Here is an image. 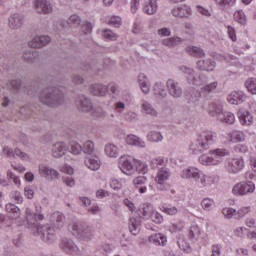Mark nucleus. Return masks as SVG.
<instances>
[{
  "mask_svg": "<svg viewBox=\"0 0 256 256\" xmlns=\"http://www.w3.org/2000/svg\"><path fill=\"white\" fill-rule=\"evenodd\" d=\"M139 217L132 216L129 219V231L133 235H139L141 231V219H151L153 223L160 224L163 221V216L153 209V205L147 203L139 210Z\"/></svg>",
  "mask_w": 256,
  "mask_h": 256,
  "instance_id": "obj_1",
  "label": "nucleus"
},
{
  "mask_svg": "<svg viewBox=\"0 0 256 256\" xmlns=\"http://www.w3.org/2000/svg\"><path fill=\"white\" fill-rule=\"evenodd\" d=\"M180 175L182 179H193L199 189H207L217 183L215 175L205 174L195 167L182 170Z\"/></svg>",
  "mask_w": 256,
  "mask_h": 256,
  "instance_id": "obj_2",
  "label": "nucleus"
},
{
  "mask_svg": "<svg viewBox=\"0 0 256 256\" xmlns=\"http://www.w3.org/2000/svg\"><path fill=\"white\" fill-rule=\"evenodd\" d=\"M217 139V134L211 130H206L197 135L196 140L190 144V151L193 155H201L205 151L211 149V145L215 143Z\"/></svg>",
  "mask_w": 256,
  "mask_h": 256,
  "instance_id": "obj_3",
  "label": "nucleus"
},
{
  "mask_svg": "<svg viewBox=\"0 0 256 256\" xmlns=\"http://www.w3.org/2000/svg\"><path fill=\"white\" fill-rule=\"evenodd\" d=\"M40 101L48 107H59L65 103V93L55 86H48L40 92Z\"/></svg>",
  "mask_w": 256,
  "mask_h": 256,
  "instance_id": "obj_4",
  "label": "nucleus"
},
{
  "mask_svg": "<svg viewBox=\"0 0 256 256\" xmlns=\"http://www.w3.org/2000/svg\"><path fill=\"white\" fill-rule=\"evenodd\" d=\"M229 155V150L218 148L209 152L208 154H202L198 161L201 165L211 166V165H221L223 163V157H227Z\"/></svg>",
  "mask_w": 256,
  "mask_h": 256,
  "instance_id": "obj_5",
  "label": "nucleus"
},
{
  "mask_svg": "<svg viewBox=\"0 0 256 256\" xmlns=\"http://www.w3.org/2000/svg\"><path fill=\"white\" fill-rule=\"evenodd\" d=\"M71 233L81 241H91L93 239V228L85 222L76 221L71 225Z\"/></svg>",
  "mask_w": 256,
  "mask_h": 256,
  "instance_id": "obj_6",
  "label": "nucleus"
},
{
  "mask_svg": "<svg viewBox=\"0 0 256 256\" xmlns=\"http://www.w3.org/2000/svg\"><path fill=\"white\" fill-rule=\"evenodd\" d=\"M36 231L44 243H55V240L57 239V230L52 228L50 224L36 225Z\"/></svg>",
  "mask_w": 256,
  "mask_h": 256,
  "instance_id": "obj_7",
  "label": "nucleus"
},
{
  "mask_svg": "<svg viewBox=\"0 0 256 256\" xmlns=\"http://www.w3.org/2000/svg\"><path fill=\"white\" fill-rule=\"evenodd\" d=\"M169 177H171V171L169 170V168L167 167H161L158 170L157 176H156V183H158L157 189H159V191H165L167 190V187H169V185H167V181H169Z\"/></svg>",
  "mask_w": 256,
  "mask_h": 256,
  "instance_id": "obj_8",
  "label": "nucleus"
},
{
  "mask_svg": "<svg viewBox=\"0 0 256 256\" xmlns=\"http://www.w3.org/2000/svg\"><path fill=\"white\" fill-rule=\"evenodd\" d=\"M255 191V183L248 181V182H240L236 184L233 189L232 193L234 195H247V193H253Z\"/></svg>",
  "mask_w": 256,
  "mask_h": 256,
  "instance_id": "obj_9",
  "label": "nucleus"
},
{
  "mask_svg": "<svg viewBox=\"0 0 256 256\" xmlns=\"http://www.w3.org/2000/svg\"><path fill=\"white\" fill-rule=\"evenodd\" d=\"M166 87L169 95L173 97V99H181L183 96V88H181L179 82L173 79H168L166 82Z\"/></svg>",
  "mask_w": 256,
  "mask_h": 256,
  "instance_id": "obj_10",
  "label": "nucleus"
},
{
  "mask_svg": "<svg viewBox=\"0 0 256 256\" xmlns=\"http://www.w3.org/2000/svg\"><path fill=\"white\" fill-rule=\"evenodd\" d=\"M76 106L82 113H91V111H93V102L91 101V98L85 95L78 96L76 99Z\"/></svg>",
  "mask_w": 256,
  "mask_h": 256,
  "instance_id": "obj_11",
  "label": "nucleus"
},
{
  "mask_svg": "<svg viewBox=\"0 0 256 256\" xmlns=\"http://www.w3.org/2000/svg\"><path fill=\"white\" fill-rule=\"evenodd\" d=\"M119 168L125 175H133L135 173V165L129 156H121L119 159Z\"/></svg>",
  "mask_w": 256,
  "mask_h": 256,
  "instance_id": "obj_12",
  "label": "nucleus"
},
{
  "mask_svg": "<svg viewBox=\"0 0 256 256\" xmlns=\"http://www.w3.org/2000/svg\"><path fill=\"white\" fill-rule=\"evenodd\" d=\"M191 13V7L185 4L176 6L171 10V15L176 19H188V17H191Z\"/></svg>",
  "mask_w": 256,
  "mask_h": 256,
  "instance_id": "obj_13",
  "label": "nucleus"
},
{
  "mask_svg": "<svg viewBox=\"0 0 256 256\" xmlns=\"http://www.w3.org/2000/svg\"><path fill=\"white\" fill-rule=\"evenodd\" d=\"M245 167V160L243 158H232L228 160V173H233L234 175L243 171Z\"/></svg>",
  "mask_w": 256,
  "mask_h": 256,
  "instance_id": "obj_14",
  "label": "nucleus"
},
{
  "mask_svg": "<svg viewBox=\"0 0 256 256\" xmlns=\"http://www.w3.org/2000/svg\"><path fill=\"white\" fill-rule=\"evenodd\" d=\"M49 225L57 231L65 226V214L62 212H54L50 217Z\"/></svg>",
  "mask_w": 256,
  "mask_h": 256,
  "instance_id": "obj_15",
  "label": "nucleus"
},
{
  "mask_svg": "<svg viewBox=\"0 0 256 256\" xmlns=\"http://www.w3.org/2000/svg\"><path fill=\"white\" fill-rule=\"evenodd\" d=\"M196 67L199 71H214L215 67H217V63L211 58L200 59L196 63Z\"/></svg>",
  "mask_w": 256,
  "mask_h": 256,
  "instance_id": "obj_16",
  "label": "nucleus"
},
{
  "mask_svg": "<svg viewBox=\"0 0 256 256\" xmlns=\"http://www.w3.org/2000/svg\"><path fill=\"white\" fill-rule=\"evenodd\" d=\"M34 7L37 13H43L47 15L53 11V5L47 0H35Z\"/></svg>",
  "mask_w": 256,
  "mask_h": 256,
  "instance_id": "obj_17",
  "label": "nucleus"
},
{
  "mask_svg": "<svg viewBox=\"0 0 256 256\" xmlns=\"http://www.w3.org/2000/svg\"><path fill=\"white\" fill-rule=\"evenodd\" d=\"M60 248L64 253H67L68 255H77L79 248L77 245H75V242L71 239H63Z\"/></svg>",
  "mask_w": 256,
  "mask_h": 256,
  "instance_id": "obj_18",
  "label": "nucleus"
},
{
  "mask_svg": "<svg viewBox=\"0 0 256 256\" xmlns=\"http://www.w3.org/2000/svg\"><path fill=\"white\" fill-rule=\"evenodd\" d=\"M208 115H210V117H217V119L223 117V104L219 101L209 103Z\"/></svg>",
  "mask_w": 256,
  "mask_h": 256,
  "instance_id": "obj_19",
  "label": "nucleus"
},
{
  "mask_svg": "<svg viewBox=\"0 0 256 256\" xmlns=\"http://www.w3.org/2000/svg\"><path fill=\"white\" fill-rule=\"evenodd\" d=\"M51 37L48 35L45 36H35L31 42H29V47L32 49H40V47H45L48 43H50Z\"/></svg>",
  "mask_w": 256,
  "mask_h": 256,
  "instance_id": "obj_20",
  "label": "nucleus"
},
{
  "mask_svg": "<svg viewBox=\"0 0 256 256\" xmlns=\"http://www.w3.org/2000/svg\"><path fill=\"white\" fill-rule=\"evenodd\" d=\"M39 173L43 177H46V179L53 180V179H57L59 177V172H57V170H55L47 165H44V164H41L39 166Z\"/></svg>",
  "mask_w": 256,
  "mask_h": 256,
  "instance_id": "obj_21",
  "label": "nucleus"
},
{
  "mask_svg": "<svg viewBox=\"0 0 256 256\" xmlns=\"http://www.w3.org/2000/svg\"><path fill=\"white\" fill-rule=\"evenodd\" d=\"M84 165L91 171H99L101 169V159L97 155L86 157Z\"/></svg>",
  "mask_w": 256,
  "mask_h": 256,
  "instance_id": "obj_22",
  "label": "nucleus"
},
{
  "mask_svg": "<svg viewBox=\"0 0 256 256\" xmlns=\"http://www.w3.org/2000/svg\"><path fill=\"white\" fill-rule=\"evenodd\" d=\"M228 102L231 103V105H239L247 99V96L243 91H234L230 95H228Z\"/></svg>",
  "mask_w": 256,
  "mask_h": 256,
  "instance_id": "obj_23",
  "label": "nucleus"
},
{
  "mask_svg": "<svg viewBox=\"0 0 256 256\" xmlns=\"http://www.w3.org/2000/svg\"><path fill=\"white\" fill-rule=\"evenodd\" d=\"M67 153V146L63 142H57L52 146V156L55 159H61Z\"/></svg>",
  "mask_w": 256,
  "mask_h": 256,
  "instance_id": "obj_24",
  "label": "nucleus"
},
{
  "mask_svg": "<svg viewBox=\"0 0 256 256\" xmlns=\"http://www.w3.org/2000/svg\"><path fill=\"white\" fill-rule=\"evenodd\" d=\"M107 91H109V88L106 85L97 83L90 85V93L96 97H105Z\"/></svg>",
  "mask_w": 256,
  "mask_h": 256,
  "instance_id": "obj_25",
  "label": "nucleus"
},
{
  "mask_svg": "<svg viewBox=\"0 0 256 256\" xmlns=\"http://www.w3.org/2000/svg\"><path fill=\"white\" fill-rule=\"evenodd\" d=\"M26 221L28 223V225H35V227L37 228V221H43V215L42 214H37V213H33L31 211V209L27 208L26 209Z\"/></svg>",
  "mask_w": 256,
  "mask_h": 256,
  "instance_id": "obj_26",
  "label": "nucleus"
},
{
  "mask_svg": "<svg viewBox=\"0 0 256 256\" xmlns=\"http://www.w3.org/2000/svg\"><path fill=\"white\" fill-rule=\"evenodd\" d=\"M153 93L158 99L167 97V88L163 82H156L153 86Z\"/></svg>",
  "mask_w": 256,
  "mask_h": 256,
  "instance_id": "obj_27",
  "label": "nucleus"
},
{
  "mask_svg": "<svg viewBox=\"0 0 256 256\" xmlns=\"http://www.w3.org/2000/svg\"><path fill=\"white\" fill-rule=\"evenodd\" d=\"M181 43H183V39L179 36H173L162 40V45H164L165 47H169V49L179 47Z\"/></svg>",
  "mask_w": 256,
  "mask_h": 256,
  "instance_id": "obj_28",
  "label": "nucleus"
},
{
  "mask_svg": "<svg viewBox=\"0 0 256 256\" xmlns=\"http://www.w3.org/2000/svg\"><path fill=\"white\" fill-rule=\"evenodd\" d=\"M141 109L142 113L149 115L150 117H158L159 115V112L153 108V105L146 100H142Z\"/></svg>",
  "mask_w": 256,
  "mask_h": 256,
  "instance_id": "obj_29",
  "label": "nucleus"
},
{
  "mask_svg": "<svg viewBox=\"0 0 256 256\" xmlns=\"http://www.w3.org/2000/svg\"><path fill=\"white\" fill-rule=\"evenodd\" d=\"M147 178L145 176H138L133 180V185L135 189H138L139 193H147V186H140L139 185H146Z\"/></svg>",
  "mask_w": 256,
  "mask_h": 256,
  "instance_id": "obj_30",
  "label": "nucleus"
},
{
  "mask_svg": "<svg viewBox=\"0 0 256 256\" xmlns=\"http://www.w3.org/2000/svg\"><path fill=\"white\" fill-rule=\"evenodd\" d=\"M23 25V16L21 14H14L9 18L10 29H20Z\"/></svg>",
  "mask_w": 256,
  "mask_h": 256,
  "instance_id": "obj_31",
  "label": "nucleus"
},
{
  "mask_svg": "<svg viewBox=\"0 0 256 256\" xmlns=\"http://www.w3.org/2000/svg\"><path fill=\"white\" fill-rule=\"evenodd\" d=\"M6 212L8 213L10 219H18L21 215V210L13 203L6 204Z\"/></svg>",
  "mask_w": 256,
  "mask_h": 256,
  "instance_id": "obj_32",
  "label": "nucleus"
},
{
  "mask_svg": "<svg viewBox=\"0 0 256 256\" xmlns=\"http://www.w3.org/2000/svg\"><path fill=\"white\" fill-rule=\"evenodd\" d=\"M230 143H241L245 141V134L239 130H234L228 134Z\"/></svg>",
  "mask_w": 256,
  "mask_h": 256,
  "instance_id": "obj_33",
  "label": "nucleus"
},
{
  "mask_svg": "<svg viewBox=\"0 0 256 256\" xmlns=\"http://www.w3.org/2000/svg\"><path fill=\"white\" fill-rule=\"evenodd\" d=\"M238 119L241 125H247L248 127L253 123V116H251L247 111L238 112Z\"/></svg>",
  "mask_w": 256,
  "mask_h": 256,
  "instance_id": "obj_34",
  "label": "nucleus"
},
{
  "mask_svg": "<svg viewBox=\"0 0 256 256\" xmlns=\"http://www.w3.org/2000/svg\"><path fill=\"white\" fill-rule=\"evenodd\" d=\"M126 143L128 145H135L136 147H141V148L145 147V141L141 140V138L133 134L127 136Z\"/></svg>",
  "mask_w": 256,
  "mask_h": 256,
  "instance_id": "obj_35",
  "label": "nucleus"
},
{
  "mask_svg": "<svg viewBox=\"0 0 256 256\" xmlns=\"http://www.w3.org/2000/svg\"><path fill=\"white\" fill-rule=\"evenodd\" d=\"M186 51L191 55V57H205V51L201 47L197 46H188Z\"/></svg>",
  "mask_w": 256,
  "mask_h": 256,
  "instance_id": "obj_36",
  "label": "nucleus"
},
{
  "mask_svg": "<svg viewBox=\"0 0 256 256\" xmlns=\"http://www.w3.org/2000/svg\"><path fill=\"white\" fill-rule=\"evenodd\" d=\"M148 241L150 243H154V245L165 246V243H167V237L163 234H154L148 238Z\"/></svg>",
  "mask_w": 256,
  "mask_h": 256,
  "instance_id": "obj_37",
  "label": "nucleus"
},
{
  "mask_svg": "<svg viewBox=\"0 0 256 256\" xmlns=\"http://www.w3.org/2000/svg\"><path fill=\"white\" fill-rule=\"evenodd\" d=\"M38 56L39 53L33 49V47L28 48L23 52V59H25V61H29L30 63H33L34 59H37Z\"/></svg>",
  "mask_w": 256,
  "mask_h": 256,
  "instance_id": "obj_38",
  "label": "nucleus"
},
{
  "mask_svg": "<svg viewBox=\"0 0 256 256\" xmlns=\"http://www.w3.org/2000/svg\"><path fill=\"white\" fill-rule=\"evenodd\" d=\"M177 245H178L179 249H181V251H184V253H191V246L185 240V236L178 235Z\"/></svg>",
  "mask_w": 256,
  "mask_h": 256,
  "instance_id": "obj_39",
  "label": "nucleus"
},
{
  "mask_svg": "<svg viewBox=\"0 0 256 256\" xmlns=\"http://www.w3.org/2000/svg\"><path fill=\"white\" fill-rule=\"evenodd\" d=\"M190 85H203L205 83V76L201 73L197 74L194 72V75L190 76Z\"/></svg>",
  "mask_w": 256,
  "mask_h": 256,
  "instance_id": "obj_40",
  "label": "nucleus"
},
{
  "mask_svg": "<svg viewBox=\"0 0 256 256\" xmlns=\"http://www.w3.org/2000/svg\"><path fill=\"white\" fill-rule=\"evenodd\" d=\"M157 9H159L157 2L149 0V3L144 6V13L147 15H155V13H157Z\"/></svg>",
  "mask_w": 256,
  "mask_h": 256,
  "instance_id": "obj_41",
  "label": "nucleus"
},
{
  "mask_svg": "<svg viewBox=\"0 0 256 256\" xmlns=\"http://www.w3.org/2000/svg\"><path fill=\"white\" fill-rule=\"evenodd\" d=\"M215 3H217L222 11H228L235 5V0H215Z\"/></svg>",
  "mask_w": 256,
  "mask_h": 256,
  "instance_id": "obj_42",
  "label": "nucleus"
},
{
  "mask_svg": "<svg viewBox=\"0 0 256 256\" xmlns=\"http://www.w3.org/2000/svg\"><path fill=\"white\" fill-rule=\"evenodd\" d=\"M95 151V144L93 143V141L88 140L86 141L83 146H82V152L85 155H93Z\"/></svg>",
  "mask_w": 256,
  "mask_h": 256,
  "instance_id": "obj_43",
  "label": "nucleus"
},
{
  "mask_svg": "<svg viewBox=\"0 0 256 256\" xmlns=\"http://www.w3.org/2000/svg\"><path fill=\"white\" fill-rule=\"evenodd\" d=\"M221 123H228L229 125H233L235 123V115L231 112H223L222 117L218 119Z\"/></svg>",
  "mask_w": 256,
  "mask_h": 256,
  "instance_id": "obj_44",
  "label": "nucleus"
},
{
  "mask_svg": "<svg viewBox=\"0 0 256 256\" xmlns=\"http://www.w3.org/2000/svg\"><path fill=\"white\" fill-rule=\"evenodd\" d=\"M105 153L108 157H118L119 156V148L115 146V144H108L105 147Z\"/></svg>",
  "mask_w": 256,
  "mask_h": 256,
  "instance_id": "obj_45",
  "label": "nucleus"
},
{
  "mask_svg": "<svg viewBox=\"0 0 256 256\" xmlns=\"http://www.w3.org/2000/svg\"><path fill=\"white\" fill-rule=\"evenodd\" d=\"M199 235H201V230L199 229V226L192 225L188 231V237L193 241V239H199Z\"/></svg>",
  "mask_w": 256,
  "mask_h": 256,
  "instance_id": "obj_46",
  "label": "nucleus"
},
{
  "mask_svg": "<svg viewBox=\"0 0 256 256\" xmlns=\"http://www.w3.org/2000/svg\"><path fill=\"white\" fill-rule=\"evenodd\" d=\"M178 69L181 73H184V75H186V79L188 82L190 81V77H193L195 75V70L185 65H180Z\"/></svg>",
  "mask_w": 256,
  "mask_h": 256,
  "instance_id": "obj_47",
  "label": "nucleus"
},
{
  "mask_svg": "<svg viewBox=\"0 0 256 256\" xmlns=\"http://www.w3.org/2000/svg\"><path fill=\"white\" fill-rule=\"evenodd\" d=\"M147 139L152 143H159V141H163V135H161V132L154 130L147 135Z\"/></svg>",
  "mask_w": 256,
  "mask_h": 256,
  "instance_id": "obj_48",
  "label": "nucleus"
},
{
  "mask_svg": "<svg viewBox=\"0 0 256 256\" xmlns=\"http://www.w3.org/2000/svg\"><path fill=\"white\" fill-rule=\"evenodd\" d=\"M234 19L237 23H240V25H247V16H245V12H243V10L235 12Z\"/></svg>",
  "mask_w": 256,
  "mask_h": 256,
  "instance_id": "obj_49",
  "label": "nucleus"
},
{
  "mask_svg": "<svg viewBox=\"0 0 256 256\" xmlns=\"http://www.w3.org/2000/svg\"><path fill=\"white\" fill-rule=\"evenodd\" d=\"M8 87L10 91H12L13 93H19V91H21V80L20 79L10 80Z\"/></svg>",
  "mask_w": 256,
  "mask_h": 256,
  "instance_id": "obj_50",
  "label": "nucleus"
},
{
  "mask_svg": "<svg viewBox=\"0 0 256 256\" xmlns=\"http://www.w3.org/2000/svg\"><path fill=\"white\" fill-rule=\"evenodd\" d=\"M201 207L204 209V211H211L215 207V201L211 198H204L201 201Z\"/></svg>",
  "mask_w": 256,
  "mask_h": 256,
  "instance_id": "obj_51",
  "label": "nucleus"
},
{
  "mask_svg": "<svg viewBox=\"0 0 256 256\" xmlns=\"http://www.w3.org/2000/svg\"><path fill=\"white\" fill-rule=\"evenodd\" d=\"M245 87L247 90L252 93V95H256V79L250 78L245 82Z\"/></svg>",
  "mask_w": 256,
  "mask_h": 256,
  "instance_id": "obj_52",
  "label": "nucleus"
},
{
  "mask_svg": "<svg viewBox=\"0 0 256 256\" xmlns=\"http://www.w3.org/2000/svg\"><path fill=\"white\" fill-rule=\"evenodd\" d=\"M91 111L92 115L98 119H105V117H107V112L101 107H95Z\"/></svg>",
  "mask_w": 256,
  "mask_h": 256,
  "instance_id": "obj_53",
  "label": "nucleus"
},
{
  "mask_svg": "<svg viewBox=\"0 0 256 256\" xmlns=\"http://www.w3.org/2000/svg\"><path fill=\"white\" fill-rule=\"evenodd\" d=\"M6 175L9 182L13 181L14 185H16L17 187L21 185V179H19V176L15 175L13 171L8 170Z\"/></svg>",
  "mask_w": 256,
  "mask_h": 256,
  "instance_id": "obj_54",
  "label": "nucleus"
},
{
  "mask_svg": "<svg viewBox=\"0 0 256 256\" xmlns=\"http://www.w3.org/2000/svg\"><path fill=\"white\" fill-rule=\"evenodd\" d=\"M150 167L151 169H161V167H165V160L162 158L152 159Z\"/></svg>",
  "mask_w": 256,
  "mask_h": 256,
  "instance_id": "obj_55",
  "label": "nucleus"
},
{
  "mask_svg": "<svg viewBox=\"0 0 256 256\" xmlns=\"http://www.w3.org/2000/svg\"><path fill=\"white\" fill-rule=\"evenodd\" d=\"M67 23L71 27H79L81 25V17L74 14L69 17Z\"/></svg>",
  "mask_w": 256,
  "mask_h": 256,
  "instance_id": "obj_56",
  "label": "nucleus"
},
{
  "mask_svg": "<svg viewBox=\"0 0 256 256\" xmlns=\"http://www.w3.org/2000/svg\"><path fill=\"white\" fill-rule=\"evenodd\" d=\"M218 85H219L218 82H212L210 84H206L201 88V91H203V93H213V91L217 89Z\"/></svg>",
  "mask_w": 256,
  "mask_h": 256,
  "instance_id": "obj_57",
  "label": "nucleus"
},
{
  "mask_svg": "<svg viewBox=\"0 0 256 256\" xmlns=\"http://www.w3.org/2000/svg\"><path fill=\"white\" fill-rule=\"evenodd\" d=\"M222 213L227 219H232V217L237 219V211L233 208H224L222 210Z\"/></svg>",
  "mask_w": 256,
  "mask_h": 256,
  "instance_id": "obj_58",
  "label": "nucleus"
},
{
  "mask_svg": "<svg viewBox=\"0 0 256 256\" xmlns=\"http://www.w3.org/2000/svg\"><path fill=\"white\" fill-rule=\"evenodd\" d=\"M134 163H136V167H135V171H137L138 173L145 175V173H147L149 171V168L147 167V165L143 164V162L140 161H134Z\"/></svg>",
  "mask_w": 256,
  "mask_h": 256,
  "instance_id": "obj_59",
  "label": "nucleus"
},
{
  "mask_svg": "<svg viewBox=\"0 0 256 256\" xmlns=\"http://www.w3.org/2000/svg\"><path fill=\"white\" fill-rule=\"evenodd\" d=\"M188 99H189V101H191V103H197V101H199V99H201V91L192 90Z\"/></svg>",
  "mask_w": 256,
  "mask_h": 256,
  "instance_id": "obj_60",
  "label": "nucleus"
},
{
  "mask_svg": "<svg viewBox=\"0 0 256 256\" xmlns=\"http://www.w3.org/2000/svg\"><path fill=\"white\" fill-rule=\"evenodd\" d=\"M82 150V146L79 143H74L70 145V153H72V155H79L81 153Z\"/></svg>",
  "mask_w": 256,
  "mask_h": 256,
  "instance_id": "obj_61",
  "label": "nucleus"
},
{
  "mask_svg": "<svg viewBox=\"0 0 256 256\" xmlns=\"http://www.w3.org/2000/svg\"><path fill=\"white\" fill-rule=\"evenodd\" d=\"M162 211L166 213V215H177V213H179V210L175 206L162 207Z\"/></svg>",
  "mask_w": 256,
  "mask_h": 256,
  "instance_id": "obj_62",
  "label": "nucleus"
},
{
  "mask_svg": "<svg viewBox=\"0 0 256 256\" xmlns=\"http://www.w3.org/2000/svg\"><path fill=\"white\" fill-rule=\"evenodd\" d=\"M107 88L109 89V91L112 93V95H114V97H117V95H119V93L121 92L119 90V86L116 83H110Z\"/></svg>",
  "mask_w": 256,
  "mask_h": 256,
  "instance_id": "obj_63",
  "label": "nucleus"
},
{
  "mask_svg": "<svg viewBox=\"0 0 256 256\" xmlns=\"http://www.w3.org/2000/svg\"><path fill=\"white\" fill-rule=\"evenodd\" d=\"M109 25H112L113 27L119 28L121 27V17L119 16H113L109 20Z\"/></svg>",
  "mask_w": 256,
  "mask_h": 256,
  "instance_id": "obj_64",
  "label": "nucleus"
}]
</instances>
